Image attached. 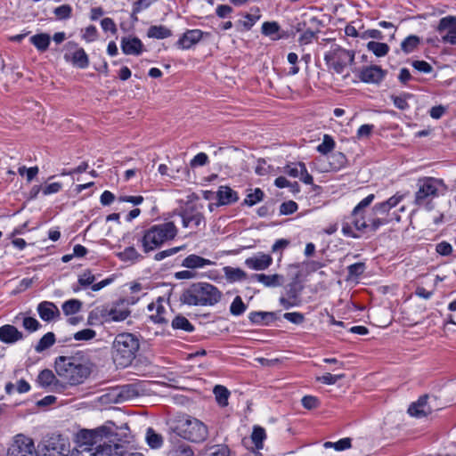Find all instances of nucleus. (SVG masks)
<instances>
[{
	"label": "nucleus",
	"mask_w": 456,
	"mask_h": 456,
	"mask_svg": "<svg viewBox=\"0 0 456 456\" xmlns=\"http://www.w3.org/2000/svg\"><path fill=\"white\" fill-rule=\"evenodd\" d=\"M54 368L61 383L69 386L82 384L92 371L89 360L80 353L72 356H59Z\"/></svg>",
	"instance_id": "nucleus-1"
},
{
	"label": "nucleus",
	"mask_w": 456,
	"mask_h": 456,
	"mask_svg": "<svg viewBox=\"0 0 456 456\" xmlns=\"http://www.w3.org/2000/svg\"><path fill=\"white\" fill-rule=\"evenodd\" d=\"M222 292L208 282L191 284L181 296L183 303L189 305H214L220 301Z\"/></svg>",
	"instance_id": "nucleus-2"
},
{
	"label": "nucleus",
	"mask_w": 456,
	"mask_h": 456,
	"mask_svg": "<svg viewBox=\"0 0 456 456\" xmlns=\"http://www.w3.org/2000/svg\"><path fill=\"white\" fill-rule=\"evenodd\" d=\"M138 338L131 333H120L112 343V358L118 367H126L132 363L139 350Z\"/></svg>",
	"instance_id": "nucleus-3"
},
{
	"label": "nucleus",
	"mask_w": 456,
	"mask_h": 456,
	"mask_svg": "<svg viewBox=\"0 0 456 456\" xmlns=\"http://www.w3.org/2000/svg\"><path fill=\"white\" fill-rule=\"evenodd\" d=\"M177 232L178 229L173 222L151 226L144 232L141 240L143 251L149 253L161 247L165 242L174 240Z\"/></svg>",
	"instance_id": "nucleus-4"
},
{
	"label": "nucleus",
	"mask_w": 456,
	"mask_h": 456,
	"mask_svg": "<svg viewBox=\"0 0 456 456\" xmlns=\"http://www.w3.org/2000/svg\"><path fill=\"white\" fill-rule=\"evenodd\" d=\"M173 430L179 436L194 443L203 442L208 436V427L198 419L191 417L178 419Z\"/></svg>",
	"instance_id": "nucleus-5"
},
{
	"label": "nucleus",
	"mask_w": 456,
	"mask_h": 456,
	"mask_svg": "<svg viewBox=\"0 0 456 456\" xmlns=\"http://www.w3.org/2000/svg\"><path fill=\"white\" fill-rule=\"evenodd\" d=\"M418 190L415 193L414 203L418 206L428 205L445 190L442 180L434 177H422L418 180Z\"/></svg>",
	"instance_id": "nucleus-6"
},
{
	"label": "nucleus",
	"mask_w": 456,
	"mask_h": 456,
	"mask_svg": "<svg viewBox=\"0 0 456 456\" xmlns=\"http://www.w3.org/2000/svg\"><path fill=\"white\" fill-rule=\"evenodd\" d=\"M324 61L329 69L341 74L346 68L354 61V52L342 48L340 45H333L325 53Z\"/></svg>",
	"instance_id": "nucleus-7"
},
{
	"label": "nucleus",
	"mask_w": 456,
	"mask_h": 456,
	"mask_svg": "<svg viewBox=\"0 0 456 456\" xmlns=\"http://www.w3.org/2000/svg\"><path fill=\"white\" fill-rule=\"evenodd\" d=\"M114 427L115 424L113 422H108L94 429H82L77 436V443L79 444L78 447H94L103 437L110 438L113 436H117L113 429Z\"/></svg>",
	"instance_id": "nucleus-8"
},
{
	"label": "nucleus",
	"mask_w": 456,
	"mask_h": 456,
	"mask_svg": "<svg viewBox=\"0 0 456 456\" xmlns=\"http://www.w3.org/2000/svg\"><path fill=\"white\" fill-rule=\"evenodd\" d=\"M147 389L142 383H133L120 387L117 396L119 402L135 401L138 397L147 395Z\"/></svg>",
	"instance_id": "nucleus-9"
},
{
	"label": "nucleus",
	"mask_w": 456,
	"mask_h": 456,
	"mask_svg": "<svg viewBox=\"0 0 456 456\" xmlns=\"http://www.w3.org/2000/svg\"><path fill=\"white\" fill-rule=\"evenodd\" d=\"M444 42L456 45V17L446 16L440 20L436 28Z\"/></svg>",
	"instance_id": "nucleus-10"
},
{
	"label": "nucleus",
	"mask_w": 456,
	"mask_h": 456,
	"mask_svg": "<svg viewBox=\"0 0 456 456\" xmlns=\"http://www.w3.org/2000/svg\"><path fill=\"white\" fill-rule=\"evenodd\" d=\"M7 456H37L30 439H17L8 449Z\"/></svg>",
	"instance_id": "nucleus-11"
},
{
	"label": "nucleus",
	"mask_w": 456,
	"mask_h": 456,
	"mask_svg": "<svg viewBox=\"0 0 456 456\" xmlns=\"http://www.w3.org/2000/svg\"><path fill=\"white\" fill-rule=\"evenodd\" d=\"M387 71L378 65L364 67L361 69L359 78L369 84H379L385 77Z\"/></svg>",
	"instance_id": "nucleus-12"
},
{
	"label": "nucleus",
	"mask_w": 456,
	"mask_h": 456,
	"mask_svg": "<svg viewBox=\"0 0 456 456\" xmlns=\"http://www.w3.org/2000/svg\"><path fill=\"white\" fill-rule=\"evenodd\" d=\"M208 36V33H205L200 29H190L183 34L179 38L176 45L180 49L186 50L190 49L196 44H198L204 37Z\"/></svg>",
	"instance_id": "nucleus-13"
},
{
	"label": "nucleus",
	"mask_w": 456,
	"mask_h": 456,
	"mask_svg": "<svg viewBox=\"0 0 456 456\" xmlns=\"http://www.w3.org/2000/svg\"><path fill=\"white\" fill-rule=\"evenodd\" d=\"M110 442L113 444L104 443L94 447L93 456H123L126 451L124 445L115 443V439H110Z\"/></svg>",
	"instance_id": "nucleus-14"
},
{
	"label": "nucleus",
	"mask_w": 456,
	"mask_h": 456,
	"mask_svg": "<svg viewBox=\"0 0 456 456\" xmlns=\"http://www.w3.org/2000/svg\"><path fill=\"white\" fill-rule=\"evenodd\" d=\"M37 382L40 386L45 387L52 386L56 391H61L65 387V386L61 383V380L58 379L53 372L50 370H42L37 377Z\"/></svg>",
	"instance_id": "nucleus-15"
},
{
	"label": "nucleus",
	"mask_w": 456,
	"mask_h": 456,
	"mask_svg": "<svg viewBox=\"0 0 456 456\" xmlns=\"http://www.w3.org/2000/svg\"><path fill=\"white\" fill-rule=\"evenodd\" d=\"M273 263L270 255L260 253L245 260V265L253 270L262 271L267 269Z\"/></svg>",
	"instance_id": "nucleus-16"
},
{
	"label": "nucleus",
	"mask_w": 456,
	"mask_h": 456,
	"mask_svg": "<svg viewBox=\"0 0 456 456\" xmlns=\"http://www.w3.org/2000/svg\"><path fill=\"white\" fill-rule=\"evenodd\" d=\"M428 395L421 396L416 403H413L408 409L410 415L416 418H423L432 412V408L428 404Z\"/></svg>",
	"instance_id": "nucleus-17"
},
{
	"label": "nucleus",
	"mask_w": 456,
	"mask_h": 456,
	"mask_svg": "<svg viewBox=\"0 0 456 456\" xmlns=\"http://www.w3.org/2000/svg\"><path fill=\"white\" fill-rule=\"evenodd\" d=\"M182 223L184 228H197L205 226V218L200 212L183 211L181 213Z\"/></svg>",
	"instance_id": "nucleus-18"
},
{
	"label": "nucleus",
	"mask_w": 456,
	"mask_h": 456,
	"mask_svg": "<svg viewBox=\"0 0 456 456\" xmlns=\"http://www.w3.org/2000/svg\"><path fill=\"white\" fill-rule=\"evenodd\" d=\"M121 49L125 54L139 55L142 52L143 45L137 37H123Z\"/></svg>",
	"instance_id": "nucleus-19"
},
{
	"label": "nucleus",
	"mask_w": 456,
	"mask_h": 456,
	"mask_svg": "<svg viewBox=\"0 0 456 456\" xmlns=\"http://www.w3.org/2000/svg\"><path fill=\"white\" fill-rule=\"evenodd\" d=\"M218 206L230 205L239 200L238 194L229 186H220L216 191Z\"/></svg>",
	"instance_id": "nucleus-20"
},
{
	"label": "nucleus",
	"mask_w": 456,
	"mask_h": 456,
	"mask_svg": "<svg viewBox=\"0 0 456 456\" xmlns=\"http://www.w3.org/2000/svg\"><path fill=\"white\" fill-rule=\"evenodd\" d=\"M214 265L215 262L194 254L186 256L182 262V266L188 269L202 268L207 265Z\"/></svg>",
	"instance_id": "nucleus-21"
},
{
	"label": "nucleus",
	"mask_w": 456,
	"mask_h": 456,
	"mask_svg": "<svg viewBox=\"0 0 456 456\" xmlns=\"http://www.w3.org/2000/svg\"><path fill=\"white\" fill-rule=\"evenodd\" d=\"M280 321L278 315H248L244 324L248 327L270 325Z\"/></svg>",
	"instance_id": "nucleus-22"
},
{
	"label": "nucleus",
	"mask_w": 456,
	"mask_h": 456,
	"mask_svg": "<svg viewBox=\"0 0 456 456\" xmlns=\"http://www.w3.org/2000/svg\"><path fill=\"white\" fill-rule=\"evenodd\" d=\"M21 333L12 325L0 328V339L6 343H13L21 338Z\"/></svg>",
	"instance_id": "nucleus-23"
},
{
	"label": "nucleus",
	"mask_w": 456,
	"mask_h": 456,
	"mask_svg": "<svg viewBox=\"0 0 456 456\" xmlns=\"http://www.w3.org/2000/svg\"><path fill=\"white\" fill-rule=\"evenodd\" d=\"M65 59L80 69H86L89 65V58L83 48L77 49L70 58L66 54Z\"/></svg>",
	"instance_id": "nucleus-24"
},
{
	"label": "nucleus",
	"mask_w": 456,
	"mask_h": 456,
	"mask_svg": "<svg viewBox=\"0 0 456 456\" xmlns=\"http://www.w3.org/2000/svg\"><path fill=\"white\" fill-rule=\"evenodd\" d=\"M224 277L229 282H236L244 281L247 279V273L240 268H235L232 266H224L223 268Z\"/></svg>",
	"instance_id": "nucleus-25"
},
{
	"label": "nucleus",
	"mask_w": 456,
	"mask_h": 456,
	"mask_svg": "<svg viewBox=\"0 0 456 456\" xmlns=\"http://www.w3.org/2000/svg\"><path fill=\"white\" fill-rule=\"evenodd\" d=\"M252 278L266 287L280 286L282 281V276L280 274L266 275L265 273H256Z\"/></svg>",
	"instance_id": "nucleus-26"
},
{
	"label": "nucleus",
	"mask_w": 456,
	"mask_h": 456,
	"mask_svg": "<svg viewBox=\"0 0 456 456\" xmlns=\"http://www.w3.org/2000/svg\"><path fill=\"white\" fill-rule=\"evenodd\" d=\"M147 36L151 38L163 39L171 37L172 31L163 25H153L149 28Z\"/></svg>",
	"instance_id": "nucleus-27"
},
{
	"label": "nucleus",
	"mask_w": 456,
	"mask_h": 456,
	"mask_svg": "<svg viewBox=\"0 0 456 456\" xmlns=\"http://www.w3.org/2000/svg\"><path fill=\"white\" fill-rule=\"evenodd\" d=\"M50 36L45 33H40L34 35L30 37V42L35 47L41 52L47 50L50 45Z\"/></svg>",
	"instance_id": "nucleus-28"
},
{
	"label": "nucleus",
	"mask_w": 456,
	"mask_h": 456,
	"mask_svg": "<svg viewBox=\"0 0 456 456\" xmlns=\"http://www.w3.org/2000/svg\"><path fill=\"white\" fill-rule=\"evenodd\" d=\"M158 0H136L133 4V11L131 13V20L134 22L138 21L137 14L142 11L149 8L152 4Z\"/></svg>",
	"instance_id": "nucleus-29"
},
{
	"label": "nucleus",
	"mask_w": 456,
	"mask_h": 456,
	"mask_svg": "<svg viewBox=\"0 0 456 456\" xmlns=\"http://www.w3.org/2000/svg\"><path fill=\"white\" fill-rule=\"evenodd\" d=\"M367 49L377 57H383L387 54L389 46L386 43L370 41L367 44Z\"/></svg>",
	"instance_id": "nucleus-30"
},
{
	"label": "nucleus",
	"mask_w": 456,
	"mask_h": 456,
	"mask_svg": "<svg viewBox=\"0 0 456 456\" xmlns=\"http://www.w3.org/2000/svg\"><path fill=\"white\" fill-rule=\"evenodd\" d=\"M214 394L216 395V402L220 406L224 407L228 404L230 392L225 387L216 385L214 387Z\"/></svg>",
	"instance_id": "nucleus-31"
},
{
	"label": "nucleus",
	"mask_w": 456,
	"mask_h": 456,
	"mask_svg": "<svg viewBox=\"0 0 456 456\" xmlns=\"http://www.w3.org/2000/svg\"><path fill=\"white\" fill-rule=\"evenodd\" d=\"M329 162L332 170H339L346 164V158L342 152H334L329 156Z\"/></svg>",
	"instance_id": "nucleus-32"
},
{
	"label": "nucleus",
	"mask_w": 456,
	"mask_h": 456,
	"mask_svg": "<svg viewBox=\"0 0 456 456\" xmlns=\"http://www.w3.org/2000/svg\"><path fill=\"white\" fill-rule=\"evenodd\" d=\"M55 342V336L53 332H48L45 335H44L37 345L35 346V350L37 353H41L46 349H48L50 346H52Z\"/></svg>",
	"instance_id": "nucleus-33"
},
{
	"label": "nucleus",
	"mask_w": 456,
	"mask_h": 456,
	"mask_svg": "<svg viewBox=\"0 0 456 456\" xmlns=\"http://www.w3.org/2000/svg\"><path fill=\"white\" fill-rule=\"evenodd\" d=\"M146 441L151 448L157 449L162 445L163 437L149 428L146 433Z\"/></svg>",
	"instance_id": "nucleus-34"
},
{
	"label": "nucleus",
	"mask_w": 456,
	"mask_h": 456,
	"mask_svg": "<svg viewBox=\"0 0 456 456\" xmlns=\"http://www.w3.org/2000/svg\"><path fill=\"white\" fill-rule=\"evenodd\" d=\"M263 198L264 192L261 189L256 188L255 190H249V192L247 194V197L244 200V204L251 207L260 202Z\"/></svg>",
	"instance_id": "nucleus-35"
},
{
	"label": "nucleus",
	"mask_w": 456,
	"mask_h": 456,
	"mask_svg": "<svg viewBox=\"0 0 456 456\" xmlns=\"http://www.w3.org/2000/svg\"><path fill=\"white\" fill-rule=\"evenodd\" d=\"M174 329L183 330L191 332L194 330L192 324L183 315H177L172 322Z\"/></svg>",
	"instance_id": "nucleus-36"
},
{
	"label": "nucleus",
	"mask_w": 456,
	"mask_h": 456,
	"mask_svg": "<svg viewBox=\"0 0 456 456\" xmlns=\"http://www.w3.org/2000/svg\"><path fill=\"white\" fill-rule=\"evenodd\" d=\"M412 97L411 94L404 93L401 95H391V99L395 104V106L402 110H404L409 108L408 100Z\"/></svg>",
	"instance_id": "nucleus-37"
},
{
	"label": "nucleus",
	"mask_w": 456,
	"mask_h": 456,
	"mask_svg": "<svg viewBox=\"0 0 456 456\" xmlns=\"http://www.w3.org/2000/svg\"><path fill=\"white\" fill-rule=\"evenodd\" d=\"M266 435L265 431L261 427H255L251 435V439L254 444L256 445V449H262L263 448V442L265 439Z\"/></svg>",
	"instance_id": "nucleus-38"
},
{
	"label": "nucleus",
	"mask_w": 456,
	"mask_h": 456,
	"mask_svg": "<svg viewBox=\"0 0 456 456\" xmlns=\"http://www.w3.org/2000/svg\"><path fill=\"white\" fill-rule=\"evenodd\" d=\"M419 44V38L417 36H409L401 44L402 50L406 53H411Z\"/></svg>",
	"instance_id": "nucleus-39"
},
{
	"label": "nucleus",
	"mask_w": 456,
	"mask_h": 456,
	"mask_svg": "<svg viewBox=\"0 0 456 456\" xmlns=\"http://www.w3.org/2000/svg\"><path fill=\"white\" fill-rule=\"evenodd\" d=\"M352 224L356 231L362 232H365L369 228V224L362 216V212L359 215H354V211L352 212Z\"/></svg>",
	"instance_id": "nucleus-40"
},
{
	"label": "nucleus",
	"mask_w": 456,
	"mask_h": 456,
	"mask_svg": "<svg viewBox=\"0 0 456 456\" xmlns=\"http://www.w3.org/2000/svg\"><path fill=\"white\" fill-rule=\"evenodd\" d=\"M370 322L379 328L387 327L393 321L391 315H370Z\"/></svg>",
	"instance_id": "nucleus-41"
},
{
	"label": "nucleus",
	"mask_w": 456,
	"mask_h": 456,
	"mask_svg": "<svg viewBox=\"0 0 456 456\" xmlns=\"http://www.w3.org/2000/svg\"><path fill=\"white\" fill-rule=\"evenodd\" d=\"M81 302L77 299H71L66 301L62 305L64 314H76L80 311Z\"/></svg>",
	"instance_id": "nucleus-42"
},
{
	"label": "nucleus",
	"mask_w": 456,
	"mask_h": 456,
	"mask_svg": "<svg viewBox=\"0 0 456 456\" xmlns=\"http://www.w3.org/2000/svg\"><path fill=\"white\" fill-rule=\"evenodd\" d=\"M122 261H134L139 257V253L134 247H128L124 251L118 254Z\"/></svg>",
	"instance_id": "nucleus-43"
},
{
	"label": "nucleus",
	"mask_w": 456,
	"mask_h": 456,
	"mask_svg": "<svg viewBox=\"0 0 456 456\" xmlns=\"http://www.w3.org/2000/svg\"><path fill=\"white\" fill-rule=\"evenodd\" d=\"M193 452L187 444H181L169 452L168 456H192Z\"/></svg>",
	"instance_id": "nucleus-44"
},
{
	"label": "nucleus",
	"mask_w": 456,
	"mask_h": 456,
	"mask_svg": "<svg viewBox=\"0 0 456 456\" xmlns=\"http://www.w3.org/2000/svg\"><path fill=\"white\" fill-rule=\"evenodd\" d=\"M38 314H59L58 307L52 302L44 301L38 305Z\"/></svg>",
	"instance_id": "nucleus-45"
},
{
	"label": "nucleus",
	"mask_w": 456,
	"mask_h": 456,
	"mask_svg": "<svg viewBox=\"0 0 456 456\" xmlns=\"http://www.w3.org/2000/svg\"><path fill=\"white\" fill-rule=\"evenodd\" d=\"M208 456H230V449L225 444H217L209 448Z\"/></svg>",
	"instance_id": "nucleus-46"
},
{
	"label": "nucleus",
	"mask_w": 456,
	"mask_h": 456,
	"mask_svg": "<svg viewBox=\"0 0 456 456\" xmlns=\"http://www.w3.org/2000/svg\"><path fill=\"white\" fill-rule=\"evenodd\" d=\"M246 310H247V306L244 304L242 298L240 296H237L233 299V301L230 306L231 314H242Z\"/></svg>",
	"instance_id": "nucleus-47"
},
{
	"label": "nucleus",
	"mask_w": 456,
	"mask_h": 456,
	"mask_svg": "<svg viewBox=\"0 0 456 456\" xmlns=\"http://www.w3.org/2000/svg\"><path fill=\"white\" fill-rule=\"evenodd\" d=\"M96 333L93 329H83L74 334V338L77 341L91 340L95 337Z\"/></svg>",
	"instance_id": "nucleus-48"
},
{
	"label": "nucleus",
	"mask_w": 456,
	"mask_h": 456,
	"mask_svg": "<svg viewBox=\"0 0 456 456\" xmlns=\"http://www.w3.org/2000/svg\"><path fill=\"white\" fill-rule=\"evenodd\" d=\"M165 305H168L164 297H158L156 302H151L148 305L149 311L156 310L157 314H163L166 312Z\"/></svg>",
	"instance_id": "nucleus-49"
},
{
	"label": "nucleus",
	"mask_w": 456,
	"mask_h": 456,
	"mask_svg": "<svg viewBox=\"0 0 456 456\" xmlns=\"http://www.w3.org/2000/svg\"><path fill=\"white\" fill-rule=\"evenodd\" d=\"M279 29H280V26L275 21H272V22L266 21V22H264L262 25V33L265 36L272 37L274 34H276L279 31Z\"/></svg>",
	"instance_id": "nucleus-50"
},
{
	"label": "nucleus",
	"mask_w": 456,
	"mask_h": 456,
	"mask_svg": "<svg viewBox=\"0 0 456 456\" xmlns=\"http://www.w3.org/2000/svg\"><path fill=\"white\" fill-rule=\"evenodd\" d=\"M184 248H185V245H183V246H180V247H175V248H168V249L158 252L154 256V259L156 261H161V260H163L164 258H166L167 256H171L176 254L177 252H179L180 250L183 249Z\"/></svg>",
	"instance_id": "nucleus-51"
},
{
	"label": "nucleus",
	"mask_w": 456,
	"mask_h": 456,
	"mask_svg": "<svg viewBox=\"0 0 456 456\" xmlns=\"http://www.w3.org/2000/svg\"><path fill=\"white\" fill-rule=\"evenodd\" d=\"M344 378H345L344 374H330L328 372V373H325L322 377H318L317 380L322 381V383L327 384V385H333L337 381H338Z\"/></svg>",
	"instance_id": "nucleus-52"
},
{
	"label": "nucleus",
	"mask_w": 456,
	"mask_h": 456,
	"mask_svg": "<svg viewBox=\"0 0 456 456\" xmlns=\"http://www.w3.org/2000/svg\"><path fill=\"white\" fill-rule=\"evenodd\" d=\"M71 7L69 4H63L54 9L53 12L60 20L69 19L71 15Z\"/></svg>",
	"instance_id": "nucleus-53"
},
{
	"label": "nucleus",
	"mask_w": 456,
	"mask_h": 456,
	"mask_svg": "<svg viewBox=\"0 0 456 456\" xmlns=\"http://www.w3.org/2000/svg\"><path fill=\"white\" fill-rule=\"evenodd\" d=\"M334 148V141L329 135H325L323 142L317 147L319 152L326 154Z\"/></svg>",
	"instance_id": "nucleus-54"
},
{
	"label": "nucleus",
	"mask_w": 456,
	"mask_h": 456,
	"mask_svg": "<svg viewBox=\"0 0 456 456\" xmlns=\"http://www.w3.org/2000/svg\"><path fill=\"white\" fill-rule=\"evenodd\" d=\"M297 209V204L295 201L289 200L284 202L280 207V213L281 215H290L296 212Z\"/></svg>",
	"instance_id": "nucleus-55"
},
{
	"label": "nucleus",
	"mask_w": 456,
	"mask_h": 456,
	"mask_svg": "<svg viewBox=\"0 0 456 456\" xmlns=\"http://www.w3.org/2000/svg\"><path fill=\"white\" fill-rule=\"evenodd\" d=\"M364 270V263H355L348 266V274L350 277H358L363 273Z\"/></svg>",
	"instance_id": "nucleus-56"
},
{
	"label": "nucleus",
	"mask_w": 456,
	"mask_h": 456,
	"mask_svg": "<svg viewBox=\"0 0 456 456\" xmlns=\"http://www.w3.org/2000/svg\"><path fill=\"white\" fill-rule=\"evenodd\" d=\"M97 36L96 28L94 25H90L84 29L82 37L86 42H93L97 38Z\"/></svg>",
	"instance_id": "nucleus-57"
},
{
	"label": "nucleus",
	"mask_w": 456,
	"mask_h": 456,
	"mask_svg": "<svg viewBox=\"0 0 456 456\" xmlns=\"http://www.w3.org/2000/svg\"><path fill=\"white\" fill-rule=\"evenodd\" d=\"M208 157L206 153L200 152L198 153L190 162V166L191 167H196L200 166H204L208 163Z\"/></svg>",
	"instance_id": "nucleus-58"
},
{
	"label": "nucleus",
	"mask_w": 456,
	"mask_h": 456,
	"mask_svg": "<svg viewBox=\"0 0 456 456\" xmlns=\"http://www.w3.org/2000/svg\"><path fill=\"white\" fill-rule=\"evenodd\" d=\"M302 404L305 409L313 410L319 405V400L315 396L305 395L302 398Z\"/></svg>",
	"instance_id": "nucleus-59"
},
{
	"label": "nucleus",
	"mask_w": 456,
	"mask_h": 456,
	"mask_svg": "<svg viewBox=\"0 0 456 456\" xmlns=\"http://www.w3.org/2000/svg\"><path fill=\"white\" fill-rule=\"evenodd\" d=\"M280 302L284 309H289L290 306L296 305L298 303V299L296 292L291 293V291H289V298L281 297Z\"/></svg>",
	"instance_id": "nucleus-60"
},
{
	"label": "nucleus",
	"mask_w": 456,
	"mask_h": 456,
	"mask_svg": "<svg viewBox=\"0 0 456 456\" xmlns=\"http://www.w3.org/2000/svg\"><path fill=\"white\" fill-rule=\"evenodd\" d=\"M297 54L295 53H289L288 54V61L292 65V67L289 70V75L294 76L298 73L299 68L297 66Z\"/></svg>",
	"instance_id": "nucleus-61"
},
{
	"label": "nucleus",
	"mask_w": 456,
	"mask_h": 456,
	"mask_svg": "<svg viewBox=\"0 0 456 456\" xmlns=\"http://www.w3.org/2000/svg\"><path fill=\"white\" fill-rule=\"evenodd\" d=\"M298 166L300 167V178L303 183L305 184H313L314 178L313 176L307 172L305 165L302 162H298Z\"/></svg>",
	"instance_id": "nucleus-62"
},
{
	"label": "nucleus",
	"mask_w": 456,
	"mask_h": 456,
	"mask_svg": "<svg viewBox=\"0 0 456 456\" xmlns=\"http://www.w3.org/2000/svg\"><path fill=\"white\" fill-rule=\"evenodd\" d=\"M102 28L104 31H110L112 34H116L118 29L114 20L110 18H104L101 21Z\"/></svg>",
	"instance_id": "nucleus-63"
},
{
	"label": "nucleus",
	"mask_w": 456,
	"mask_h": 456,
	"mask_svg": "<svg viewBox=\"0 0 456 456\" xmlns=\"http://www.w3.org/2000/svg\"><path fill=\"white\" fill-rule=\"evenodd\" d=\"M23 327L28 331H35L39 327V322L31 316L23 319Z\"/></svg>",
	"instance_id": "nucleus-64"
}]
</instances>
